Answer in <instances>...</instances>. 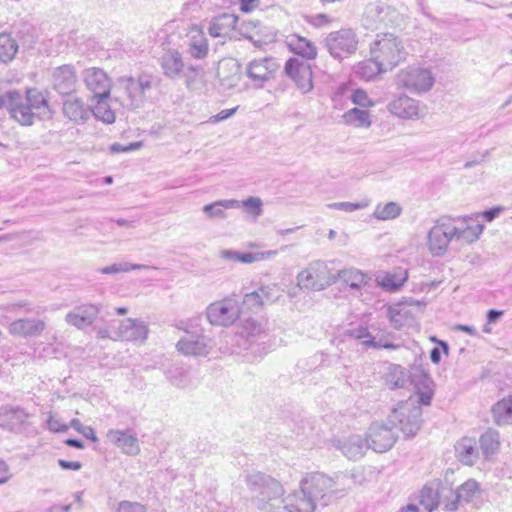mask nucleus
I'll list each match as a JSON object with an SVG mask.
<instances>
[{"mask_svg": "<svg viewBox=\"0 0 512 512\" xmlns=\"http://www.w3.org/2000/svg\"><path fill=\"white\" fill-rule=\"evenodd\" d=\"M284 70L302 93H308L313 89V73L309 63L290 58Z\"/></svg>", "mask_w": 512, "mask_h": 512, "instance_id": "nucleus-13", "label": "nucleus"}, {"mask_svg": "<svg viewBox=\"0 0 512 512\" xmlns=\"http://www.w3.org/2000/svg\"><path fill=\"white\" fill-rule=\"evenodd\" d=\"M36 42L34 28L25 24L22 29L17 31V38H13L9 33L0 34V61L3 63L11 62L20 47L31 49Z\"/></svg>", "mask_w": 512, "mask_h": 512, "instance_id": "nucleus-9", "label": "nucleus"}, {"mask_svg": "<svg viewBox=\"0 0 512 512\" xmlns=\"http://www.w3.org/2000/svg\"><path fill=\"white\" fill-rule=\"evenodd\" d=\"M352 101L354 104L362 106V107H369V106L373 105V103L369 99L367 93L361 89L355 90L353 92Z\"/></svg>", "mask_w": 512, "mask_h": 512, "instance_id": "nucleus-58", "label": "nucleus"}, {"mask_svg": "<svg viewBox=\"0 0 512 512\" xmlns=\"http://www.w3.org/2000/svg\"><path fill=\"white\" fill-rule=\"evenodd\" d=\"M388 110L399 118L412 119L418 118L421 115L419 101L401 95L388 104Z\"/></svg>", "mask_w": 512, "mask_h": 512, "instance_id": "nucleus-25", "label": "nucleus"}, {"mask_svg": "<svg viewBox=\"0 0 512 512\" xmlns=\"http://www.w3.org/2000/svg\"><path fill=\"white\" fill-rule=\"evenodd\" d=\"M106 436L108 441L119 448L123 454L136 456L140 453L137 435L132 430L111 429Z\"/></svg>", "mask_w": 512, "mask_h": 512, "instance_id": "nucleus-21", "label": "nucleus"}, {"mask_svg": "<svg viewBox=\"0 0 512 512\" xmlns=\"http://www.w3.org/2000/svg\"><path fill=\"white\" fill-rule=\"evenodd\" d=\"M240 206L245 207L249 213L255 216L262 214V200L259 197H249L244 201H240Z\"/></svg>", "mask_w": 512, "mask_h": 512, "instance_id": "nucleus-54", "label": "nucleus"}, {"mask_svg": "<svg viewBox=\"0 0 512 512\" xmlns=\"http://www.w3.org/2000/svg\"><path fill=\"white\" fill-rule=\"evenodd\" d=\"M187 88L193 89L203 76V70L200 66L190 65L183 74Z\"/></svg>", "mask_w": 512, "mask_h": 512, "instance_id": "nucleus-49", "label": "nucleus"}, {"mask_svg": "<svg viewBox=\"0 0 512 512\" xmlns=\"http://www.w3.org/2000/svg\"><path fill=\"white\" fill-rule=\"evenodd\" d=\"M263 304L271 303L278 298L275 286H262L258 290Z\"/></svg>", "mask_w": 512, "mask_h": 512, "instance_id": "nucleus-55", "label": "nucleus"}, {"mask_svg": "<svg viewBox=\"0 0 512 512\" xmlns=\"http://www.w3.org/2000/svg\"><path fill=\"white\" fill-rule=\"evenodd\" d=\"M240 207V201L236 199L220 200L203 207V212L208 215L209 218H225V209H235Z\"/></svg>", "mask_w": 512, "mask_h": 512, "instance_id": "nucleus-40", "label": "nucleus"}, {"mask_svg": "<svg viewBox=\"0 0 512 512\" xmlns=\"http://www.w3.org/2000/svg\"><path fill=\"white\" fill-rule=\"evenodd\" d=\"M280 65L273 57L253 59L246 66V76L254 88H262L275 77Z\"/></svg>", "mask_w": 512, "mask_h": 512, "instance_id": "nucleus-12", "label": "nucleus"}, {"mask_svg": "<svg viewBox=\"0 0 512 512\" xmlns=\"http://www.w3.org/2000/svg\"><path fill=\"white\" fill-rule=\"evenodd\" d=\"M168 380L174 386L184 388L187 385V372L182 368H172L166 372Z\"/></svg>", "mask_w": 512, "mask_h": 512, "instance_id": "nucleus-51", "label": "nucleus"}, {"mask_svg": "<svg viewBox=\"0 0 512 512\" xmlns=\"http://www.w3.org/2000/svg\"><path fill=\"white\" fill-rule=\"evenodd\" d=\"M435 77L433 73L423 67H408L397 74V84L411 93H426L433 87Z\"/></svg>", "mask_w": 512, "mask_h": 512, "instance_id": "nucleus-10", "label": "nucleus"}, {"mask_svg": "<svg viewBox=\"0 0 512 512\" xmlns=\"http://www.w3.org/2000/svg\"><path fill=\"white\" fill-rule=\"evenodd\" d=\"M401 206L396 202H388L384 205L378 204L373 212V217L378 220H392L400 216Z\"/></svg>", "mask_w": 512, "mask_h": 512, "instance_id": "nucleus-45", "label": "nucleus"}, {"mask_svg": "<svg viewBox=\"0 0 512 512\" xmlns=\"http://www.w3.org/2000/svg\"><path fill=\"white\" fill-rule=\"evenodd\" d=\"M147 269H157V267H152L145 264H131L129 262L122 263H114L110 266H106L100 270L102 274H116L120 272H128L131 270H147Z\"/></svg>", "mask_w": 512, "mask_h": 512, "instance_id": "nucleus-47", "label": "nucleus"}, {"mask_svg": "<svg viewBox=\"0 0 512 512\" xmlns=\"http://www.w3.org/2000/svg\"><path fill=\"white\" fill-rule=\"evenodd\" d=\"M410 382L409 372L400 365L390 364L385 373V384L390 389L404 388Z\"/></svg>", "mask_w": 512, "mask_h": 512, "instance_id": "nucleus-34", "label": "nucleus"}, {"mask_svg": "<svg viewBox=\"0 0 512 512\" xmlns=\"http://www.w3.org/2000/svg\"><path fill=\"white\" fill-rule=\"evenodd\" d=\"M32 111L37 112L36 117L46 115L49 112L48 101L43 94L37 90H27L24 96Z\"/></svg>", "mask_w": 512, "mask_h": 512, "instance_id": "nucleus-41", "label": "nucleus"}, {"mask_svg": "<svg viewBox=\"0 0 512 512\" xmlns=\"http://www.w3.org/2000/svg\"><path fill=\"white\" fill-rule=\"evenodd\" d=\"M456 456L465 465H473L479 456L476 441L473 438L464 437L455 445Z\"/></svg>", "mask_w": 512, "mask_h": 512, "instance_id": "nucleus-32", "label": "nucleus"}, {"mask_svg": "<svg viewBox=\"0 0 512 512\" xmlns=\"http://www.w3.org/2000/svg\"><path fill=\"white\" fill-rule=\"evenodd\" d=\"M480 449L486 459L495 455L500 448V435L494 429L486 430L479 439Z\"/></svg>", "mask_w": 512, "mask_h": 512, "instance_id": "nucleus-36", "label": "nucleus"}, {"mask_svg": "<svg viewBox=\"0 0 512 512\" xmlns=\"http://www.w3.org/2000/svg\"><path fill=\"white\" fill-rule=\"evenodd\" d=\"M385 7L380 2L369 3L363 15V23L367 29H378L384 20Z\"/></svg>", "mask_w": 512, "mask_h": 512, "instance_id": "nucleus-35", "label": "nucleus"}, {"mask_svg": "<svg viewBox=\"0 0 512 512\" xmlns=\"http://www.w3.org/2000/svg\"><path fill=\"white\" fill-rule=\"evenodd\" d=\"M420 504L428 512L434 511L439 505V495L437 491L425 486L420 493Z\"/></svg>", "mask_w": 512, "mask_h": 512, "instance_id": "nucleus-48", "label": "nucleus"}, {"mask_svg": "<svg viewBox=\"0 0 512 512\" xmlns=\"http://www.w3.org/2000/svg\"><path fill=\"white\" fill-rule=\"evenodd\" d=\"M237 17L230 14H223L216 18L209 26V34L216 37H223L227 34L228 28L235 25Z\"/></svg>", "mask_w": 512, "mask_h": 512, "instance_id": "nucleus-42", "label": "nucleus"}, {"mask_svg": "<svg viewBox=\"0 0 512 512\" xmlns=\"http://www.w3.org/2000/svg\"><path fill=\"white\" fill-rule=\"evenodd\" d=\"M242 305L247 307L249 310L260 309L264 306L258 291L246 293L244 295Z\"/></svg>", "mask_w": 512, "mask_h": 512, "instance_id": "nucleus-53", "label": "nucleus"}, {"mask_svg": "<svg viewBox=\"0 0 512 512\" xmlns=\"http://www.w3.org/2000/svg\"><path fill=\"white\" fill-rule=\"evenodd\" d=\"M48 429L52 432H66L69 426L63 423L59 418L50 416L47 421Z\"/></svg>", "mask_w": 512, "mask_h": 512, "instance_id": "nucleus-61", "label": "nucleus"}, {"mask_svg": "<svg viewBox=\"0 0 512 512\" xmlns=\"http://www.w3.org/2000/svg\"><path fill=\"white\" fill-rule=\"evenodd\" d=\"M335 275L337 276V280H340L352 290H360L363 286L367 285L369 281L367 274L356 268L342 269Z\"/></svg>", "mask_w": 512, "mask_h": 512, "instance_id": "nucleus-33", "label": "nucleus"}, {"mask_svg": "<svg viewBox=\"0 0 512 512\" xmlns=\"http://www.w3.org/2000/svg\"><path fill=\"white\" fill-rule=\"evenodd\" d=\"M388 71L380 62L371 56L369 60L359 63L356 73L365 80H371L381 72Z\"/></svg>", "mask_w": 512, "mask_h": 512, "instance_id": "nucleus-43", "label": "nucleus"}, {"mask_svg": "<svg viewBox=\"0 0 512 512\" xmlns=\"http://www.w3.org/2000/svg\"><path fill=\"white\" fill-rule=\"evenodd\" d=\"M177 351L184 356L205 357L213 348L211 340L203 334L187 333L176 344Z\"/></svg>", "mask_w": 512, "mask_h": 512, "instance_id": "nucleus-15", "label": "nucleus"}, {"mask_svg": "<svg viewBox=\"0 0 512 512\" xmlns=\"http://www.w3.org/2000/svg\"><path fill=\"white\" fill-rule=\"evenodd\" d=\"M479 491V484L473 480H467L454 493V500L447 502L445 509L447 511H455L461 502H469Z\"/></svg>", "mask_w": 512, "mask_h": 512, "instance_id": "nucleus-31", "label": "nucleus"}, {"mask_svg": "<svg viewBox=\"0 0 512 512\" xmlns=\"http://www.w3.org/2000/svg\"><path fill=\"white\" fill-rule=\"evenodd\" d=\"M503 211V207L501 206H497V207H493V208H490L486 211H484L482 213V216L483 218L487 221V222H491L493 221L496 217L499 216V214Z\"/></svg>", "mask_w": 512, "mask_h": 512, "instance_id": "nucleus-64", "label": "nucleus"}, {"mask_svg": "<svg viewBox=\"0 0 512 512\" xmlns=\"http://www.w3.org/2000/svg\"><path fill=\"white\" fill-rule=\"evenodd\" d=\"M408 278L407 271L400 270L398 273H384L377 277V283L388 292L398 291Z\"/></svg>", "mask_w": 512, "mask_h": 512, "instance_id": "nucleus-37", "label": "nucleus"}, {"mask_svg": "<svg viewBox=\"0 0 512 512\" xmlns=\"http://www.w3.org/2000/svg\"><path fill=\"white\" fill-rule=\"evenodd\" d=\"M277 252L275 250H268V251H262V252H239L235 250H222L219 253V256L222 259L233 261V262H240L245 264H251L254 262H259L267 259H271L275 257Z\"/></svg>", "mask_w": 512, "mask_h": 512, "instance_id": "nucleus-28", "label": "nucleus"}, {"mask_svg": "<svg viewBox=\"0 0 512 512\" xmlns=\"http://www.w3.org/2000/svg\"><path fill=\"white\" fill-rule=\"evenodd\" d=\"M153 86V77L142 74L137 78L123 76L117 79L114 99L129 110L140 108L145 102L146 92Z\"/></svg>", "mask_w": 512, "mask_h": 512, "instance_id": "nucleus-3", "label": "nucleus"}, {"mask_svg": "<svg viewBox=\"0 0 512 512\" xmlns=\"http://www.w3.org/2000/svg\"><path fill=\"white\" fill-rule=\"evenodd\" d=\"M454 220L455 238L466 243L477 241L484 226L472 217L452 218Z\"/></svg>", "mask_w": 512, "mask_h": 512, "instance_id": "nucleus-24", "label": "nucleus"}, {"mask_svg": "<svg viewBox=\"0 0 512 512\" xmlns=\"http://www.w3.org/2000/svg\"><path fill=\"white\" fill-rule=\"evenodd\" d=\"M97 338L99 339H111L114 341L118 340L117 337V321L110 320L105 326H98L95 328Z\"/></svg>", "mask_w": 512, "mask_h": 512, "instance_id": "nucleus-50", "label": "nucleus"}, {"mask_svg": "<svg viewBox=\"0 0 512 512\" xmlns=\"http://www.w3.org/2000/svg\"><path fill=\"white\" fill-rule=\"evenodd\" d=\"M142 145L143 144L141 141L133 142V143H130L129 145H122L119 143H114L110 146V151L112 153L131 152V151L140 149L142 147Z\"/></svg>", "mask_w": 512, "mask_h": 512, "instance_id": "nucleus-59", "label": "nucleus"}, {"mask_svg": "<svg viewBox=\"0 0 512 512\" xmlns=\"http://www.w3.org/2000/svg\"><path fill=\"white\" fill-rule=\"evenodd\" d=\"M494 421L497 425L512 423V397L498 401L492 408Z\"/></svg>", "mask_w": 512, "mask_h": 512, "instance_id": "nucleus-38", "label": "nucleus"}, {"mask_svg": "<svg viewBox=\"0 0 512 512\" xmlns=\"http://www.w3.org/2000/svg\"><path fill=\"white\" fill-rule=\"evenodd\" d=\"M59 466L64 470H80L82 467V464L79 461H68L64 459L58 460Z\"/></svg>", "mask_w": 512, "mask_h": 512, "instance_id": "nucleus-63", "label": "nucleus"}, {"mask_svg": "<svg viewBox=\"0 0 512 512\" xmlns=\"http://www.w3.org/2000/svg\"><path fill=\"white\" fill-rule=\"evenodd\" d=\"M454 220L449 217H441L435 221L434 226L427 234V246L434 257L443 256L449 243L455 238Z\"/></svg>", "mask_w": 512, "mask_h": 512, "instance_id": "nucleus-8", "label": "nucleus"}, {"mask_svg": "<svg viewBox=\"0 0 512 512\" xmlns=\"http://www.w3.org/2000/svg\"><path fill=\"white\" fill-rule=\"evenodd\" d=\"M344 335L354 338V339H357V340H361L362 343L364 342V340H368V339H370V337H372L368 328L363 327V326H359V327L353 328V329H348L344 332Z\"/></svg>", "mask_w": 512, "mask_h": 512, "instance_id": "nucleus-56", "label": "nucleus"}, {"mask_svg": "<svg viewBox=\"0 0 512 512\" xmlns=\"http://www.w3.org/2000/svg\"><path fill=\"white\" fill-rule=\"evenodd\" d=\"M7 110L10 116L21 125H32L37 112L32 111L29 104L25 101L24 95L16 90H10L6 93Z\"/></svg>", "mask_w": 512, "mask_h": 512, "instance_id": "nucleus-14", "label": "nucleus"}, {"mask_svg": "<svg viewBox=\"0 0 512 512\" xmlns=\"http://www.w3.org/2000/svg\"><path fill=\"white\" fill-rule=\"evenodd\" d=\"M100 311L101 307L99 305L91 303L82 304L68 312L65 316V321L67 324L82 330L95 322Z\"/></svg>", "mask_w": 512, "mask_h": 512, "instance_id": "nucleus-20", "label": "nucleus"}, {"mask_svg": "<svg viewBox=\"0 0 512 512\" xmlns=\"http://www.w3.org/2000/svg\"><path fill=\"white\" fill-rule=\"evenodd\" d=\"M337 448L348 459L357 460L364 456L366 450L370 449V446H368L367 437L363 439L360 435H351L343 440H338Z\"/></svg>", "mask_w": 512, "mask_h": 512, "instance_id": "nucleus-26", "label": "nucleus"}, {"mask_svg": "<svg viewBox=\"0 0 512 512\" xmlns=\"http://www.w3.org/2000/svg\"><path fill=\"white\" fill-rule=\"evenodd\" d=\"M369 205L368 200H364L361 202H335L328 204V208L330 209H336V210H342L345 212H353L359 209L366 208Z\"/></svg>", "mask_w": 512, "mask_h": 512, "instance_id": "nucleus-52", "label": "nucleus"}, {"mask_svg": "<svg viewBox=\"0 0 512 512\" xmlns=\"http://www.w3.org/2000/svg\"><path fill=\"white\" fill-rule=\"evenodd\" d=\"M370 55L380 62L387 70H391L406 57L401 41L392 34L377 36L370 46Z\"/></svg>", "mask_w": 512, "mask_h": 512, "instance_id": "nucleus-5", "label": "nucleus"}, {"mask_svg": "<svg viewBox=\"0 0 512 512\" xmlns=\"http://www.w3.org/2000/svg\"><path fill=\"white\" fill-rule=\"evenodd\" d=\"M363 345L365 347H373L376 349L384 348L389 350H396L397 348H399V345L393 344L388 341H384L382 339L376 341L374 337H370V339L364 340Z\"/></svg>", "mask_w": 512, "mask_h": 512, "instance_id": "nucleus-57", "label": "nucleus"}, {"mask_svg": "<svg viewBox=\"0 0 512 512\" xmlns=\"http://www.w3.org/2000/svg\"><path fill=\"white\" fill-rule=\"evenodd\" d=\"M329 54L336 59L346 58L357 50L358 38L352 29L331 32L324 39Z\"/></svg>", "mask_w": 512, "mask_h": 512, "instance_id": "nucleus-11", "label": "nucleus"}, {"mask_svg": "<svg viewBox=\"0 0 512 512\" xmlns=\"http://www.w3.org/2000/svg\"><path fill=\"white\" fill-rule=\"evenodd\" d=\"M52 87L59 94L67 96L76 91L78 76L76 68L71 64H64L53 69L51 73Z\"/></svg>", "mask_w": 512, "mask_h": 512, "instance_id": "nucleus-16", "label": "nucleus"}, {"mask_svg": "<svg viewBox=\"0 0 512 512\" xmlns=\"http://www.w3.org/2000/svg\"><path fill=\"white\" fill-rule=\"evenodd\" d=\"M237 336L244 341V348L248 349L251 344L265 337L266 334L261 323L252 318H248L241 322L238 327Z\"/></svg>", "mask_w": 512, "mask_h": 512, "instance_id": "nucleus-29", "label": "nucleus"}, {"mask_svg": "<svg viewBox=\"0 0 512 512\" xmlns=\"http://www.w3.org/2000/svg\"><path fill=\"white\" fill-rule=\"evenodd\" d=\"M62 112L65 118L76 124L85 123L91 116V108L85 104L82 98L67 95L62 104Z\"/></svg>", "mask_w": 512, "mask_h": 512, "instance_id": "nucleus-23", "label": "nucleus"}, {"mask_svg": "<svg viewBox=\"0 0 512 512\" xmlns=\"http://www.w3.org/2000/svg\"><path fill=\"white\" fill-rule=\"evenodd\" d=\"M160 66L167 78L175 79L179 77L184 69L181 53L175 49L166 50L160 58Z\"/></svg>", "mask_w": 512, "mask_h": 512, "instance_id": "nucleus-27", "label": "nucleus"}, {"mask_svg": "<svg viewBox=\"0 0 512 512\" xmlns=\"http://www.w3.org/2000/svg\"><path fill=\"white\" fill-rule=\"evenodd\" d=\"M148 334L149 327L141 319L127 318L117 321V337L120 341L144 343Z\"/></svg>", "mask_w": 512, "mask_h": 512, "instance_id": "nucleus-19", "label": "nucleus"}, {"mask_svg": "<svg viewBox=\"0 0 512 512\" xmlns=\"http://www.w3.org/2000/svg\"><path fill=\"white\" fill-rule=\"evenodd\" d=\"M416 399L410 398L392 410L384 423L374 422L368 429L367 441L370 449L377 453L390 450L398 439V431L406 438L414 437L421 426V405H429L434 395L433 381L427 375H422L415 383Z\"/></svg>", "mask_w": 512, "mask_h": 512, "instance_id": "nucleus-1", "label": "nucleus"}, {"mask_svg": "<svg viewBox=\"0 0 512 512\" xmlns=\"http://www.w3.org/2000/svg\"><path fill=\"white\" fill-rule=\"evenodd\" d=\"M208 42L203 36L192 37L188 47V53L194 59H203L208 55Z\"/></svg>", "mask_w": 512, "mask_h": 512, "instance_id": "nucleus-46", "label": "nucleus"}, {"mask_svg": "<svg viewBox=\"0 0 512 512\" xmlns=\"http://www.w3.org/2000/svg\"><path fill=\"white\" fill-rule=\"evenodd\" d=\"M29 414L20 407L3 406L0 407V428L11 431L21 432L28 421Z\"/></svg>", "mask_w": 512, "mask_h": 512, "instance_id": "nucleus-22", "label": "nucleus"}, {"mask_svg": "<svg viewBox=\"0 0 512 512\" xmlns=\"http://www.w3.org/2000/svg\"><path fill=\"white\" fill-rule=\"evenodd\" d=\"M46 327L47 324L44 319L23 317L12 321L7 330L13 337L28 339L41 336Z\"/></svg>", "mask_w": 512, "mask_h": 512, "instance_id": "nucleus-18", "label": "nucleus"}, {"mask_svg": "<svg viewBox=\"0 0 512 512\" xmlns=\"http://www.w3.org/2000/svg\"><path fill=\"white\" fill-rule=\"evenodd\" d=\"M246 484L257 508L263 512H314L316 503L303 488L282 499L284 488L279 481L261 472L247 475Z\"/></svg>", "mask_w": 512, "mask_h": 512, "instance_id": "nucleus-2", "label": "nucleus"}, {"mask_svg": "<svg viewBox=\"0 0 512 512\" xmlns=\"http://www.w3.org/2000/svg\"><path fill=\"white\" fill-rule=\"evenodd\" d=\"M345 479L344 475H336L331 478L323 473L307 474L301 481L300 487L303 488L304 493H307L314 502L326 506L330 503L333 496H338L345 491L342 481Z\"/></svg>", "mask_w": 512, "mask_h": 512, "instance_id": "nucleus-4", "label": "nucleus"}, {"mask_svg": "<svg viewBox=\"0 0 512 512\" xmlns=\"http://www.w3.org/2000/svg\"><path fill=\"white\" fill-rule=\"evenodd\" d=\"M97 103L91 109V114L95 116L98 120L107 123L112 124L115 122L116 116L115 112L111 109L109 104L107 103L108 98H101L96 97Z\"/></svg>", "mask_w": 512, "mask_h": 512, "instance_id": "nucleus-44", "label": "nucleus"}, {"mask_svg": "<svg viewBox=\"0 0 512 512\" xmlns=\"http://www.w3.org/2000/svg\"><path fill=\"white\" fill-rule=\"evenodd\" d=\"M343 121L345 124L356 128H369L372 123L369 111L359 108H353L345 112Z\"/></svg>", "mask_w": 512, "mask_h": 512, "instance_id": "nucleus-39", "label": "nucleus"}, {"mask_svg": "<svg viewBox=\"0 0 512 512\" xmlns=\"http://www.w3.org/2000/svg\"><path fill=\"white\" fill-rule=\"evenodd\" d=\"M118 512H146L143 505L129 501H122L119 504Z\"/></svg>", "mask_w": 512, "mask_h": 512, "instance_id": "nucleus-62", "label": "nucleus"}, {"mask_svg": "<svg viewBox=\"0 0 512 512\" xmlns=\"http://www.w3.org/2000/svg\"><path fill=\"white\" fill-rule=\"evenodd\" d=\"M286 44L291 52L306 59H314L317 55V48L313 42L297 34L286 38Z\"/></svg>", "mask_w": 512, "mask_h": 512, "instance_id": "nucleus-30", "label": "nucleus"}, {"mask_svg": "<svg viewBox=\"0 0 512 512\" xmlns=\"http://www.w3.org/2000/svg\"><path fill=\"white\" fill-rule=\"evenodd\" d=\"M238 107H234V108H231V109H224V110H221L219 113H217L216 115H213L211 116L206 123H211V124H215V123H218V122H221V121H224L230 117H232L236 111H237Z\"/></svg>", "mask_w": 512, "mask_h": 512, "instance_id": "nucleus-60", "label": "nucleus"}, {"mask_svg": "<svg viewBox=\"0 0 512 512\" xmlns=\"http://www.w3.org/2000/svg\"><path fill=\"white\" fill-rule=\"evenodd\" d=\"M82 79L93 97L109 98L111 81L106 72L98 67H89L83 70Z\"/></svg>", "mask_w": 512, "mask_h": 512, "instance_id": "nucleus-17", "label": "nucleus"}, {"mask_svg": "<svg viewBox=\"0 0 512 512\" xmlns=\"http://www.w3.org/2000/svg\"><path fill=\"white\" fill-rule=\"evenodd\" d=\"M296 279L301 289L309 291H321L337 282V276L330 271L327 263L321 260L309 263L298 273Z\"/></svg>", "mask_w": 512, "mask_h": 512, "instance_id": "nucleus-6", "label": "nucleus"}, {"mask_svg": "<svg viewBox=\"0 0 512 512\" xmlns=\"http://www.w3.org/2000/svg\"><path fill=\"white\" fill-rule=\"evenodd\" d=\"M241 305L236 294H231L208 305L206 316L210 324L228 327L239 319Z\"/></svg>", "mask_w": 512, "mask_h": 512, "instance_id": "nucleus-7", "label": "nucleus"}]
</instances>
